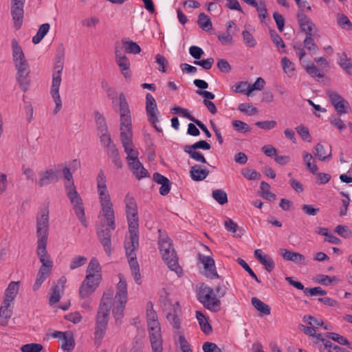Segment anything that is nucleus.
Masks as SVG:
<instances>
[{"label": "nucleus", "mask_w": 352, "mask_h": 352, "mask_svg": "<svg viewBox=\"0 0 352 352\" xmlns=\"http://www.w3.org/2000/svg\"><path fill=\"white\" fill-rule=\"evenodd\" d=\"M242 36L243 41L248 47H254L256 46V41L249 31H243Z\"/></svg>", "instance_id": "51"}, {"label": "nucleus", "mask_w": 352, "mask_h": 352, "mask_svg": "<svg viewBox=\"0 0 352 352\" xmlns=\"http://www.w3.org/2000/svg\"><path fill=\"white\" fill-rule=\"evenodd\" d=\"M11 47L13 62L16 70V82L21 91L27 92L31 84L30 69L28 62L25 58L22 47L19 45L16 39L14 38L12 40Z\"/></svg>", "instance_id": "3"}, {"label": "nucleus", "mask_w": 352, "mask_h": 352, "mask_svg": "<svg viewBox=\"0 0 352 352\" xmlns=\"http://www.w3.org/2000/svg\"><path fill=\"white\" fill-rule=\"evenodd\" d=\"M341 195L344 197L342 200V207L340 210V216L342 217L346 214L348 206L351 202V199L349 195L346 192H342Z\"/></svg>", "instance_id": "58"}, {"label": "nucleus", "mask_w": 352, "mask_h": 352, "mask_svg": "<svg viewBox=\"0 0 352 352\" xmlns=\"http://www.w3.org/2000/svg\"><path fill=\"white\" fill-rule=\"evenodd\" d=\"M95 120L97 129L100 132H105L107 131V125L105 119L98 111L95 112Z\"/></svg>", "instance_id": "42"}, {"label": "nucleus", "mask_w": 352, "mask_h": 352, "mask_svg": "<svg viewBox=\"0 0 352 352\" xmlns=\"http://www.w3.org/2000/svg\"><path fill=\"white\" fill-rule=\"evenodd\" d=\"M280 252L285 261H292L299 265L307 264L305 256L298 252H292L284 248L280 249Z\"/></svg>", "instance_id": "22"}, {"label": "nucleus", "mask_w": 352, "mask_h": 352, "mask_svg": "<svg viewBox=\"0 0 352 352\" xmlns=\"http://www.w3.org/2000/svg\"><path fill=\"white\" fill-rule=\"evenodd\" d=\"M254 254L256 259L259 261L260 263L264 265L265 269L267 272H270L274 269L275 263L273 259L265 254L261 250H256Z\"/></svg>", "instance_id": "24"}, {"label": "nucleus", "mask_w": 352, "mask_h": 352, "mask_svg": "<svg viewBox=\"0 0 352 352\" xmlns=\"http://www.w3.org/2000/svg\"><path fill=\"white\" fill-rule=\"evenodd\" d=\"M212 197L220 205H224L228 203L227 194L221 189L214 190L212 192Z\"/></svg>", "instance_id": "40"}, {"label": "nucleus", "mask_w": 352, "mask_h": 352, "mask_svg": "<svg viewBox=\"0 0 352 352\" xmlns=\"http://www.w3.org/2000/svg\"><path fill=\"white\" fill-rule=\"evenodd\" d=\"M146 111L148 120L151 125L157 132H162V128L158 126L160 113L157 110V103L153 96L149 93L146 94Z\"/></svg>", "instance_id": "12"}, {"label": "nucleus", "mask_w": 352, "mask_h": 352, "mask_svg": "<svg viewBox=\"0 0 352 352\" xmlns=\"http://www.w3.org/2000/svg\"><path fill=\"white\" fill-rule=\"evenodd\" d=\"M186 151L189 154L190 157L195 160L197 162H201L204 164H206L207 162L204 155L199 152L197 151L195 149L190 147L189 150H186Z\"/></svg>", "instance_id": "53"}, {"label": "nucleus", "mask_w": 352, "mask_h": 352, "mask_svg": "<svg viewBox=\"0 0 352 352\" xmlns=\"http://www.w3.org/2000/svg\"><path fill=\"white\" fill-rule=\"evenodd\" d=\"M155 62L159 65V71L162 73H165L166 72V67L168 65L167 59L163 55L157 54L155 56Z\"/></svg>", "instance_id": "59"}, {"label": "nucleus", "mask_w": 352, "mask_h": 352, "mask_svg": "<svg viewBox=\"0 0 352 352\" xmlns=\"http://www.w3.org/2000/svg\"><path fill=\"white\" fill-rule=\"evenodd\" d=\"M316 155L318 157V159L321 161H324L328 159L331 156V151L329 153H327L325 151L324 147L323 145L318 144L316 146Z\"/></svg>", "instance_id": "52"}, {"label": "nucleus", "mask_w": 352, "mask_h": 352, "mask_svg": "<svg viewBox=\"0 0 352 352\" xmlns=\"http://www.w3.org/2000/svg\"><path fill=\"white\" fill-rule=\"evenodd\" d=\"M43 348L41 344L30 343L22 345L21 351L22 352H40L43 350Z\"/></svg>", "instance_id": "48"}, {"label": "nucleus", "mask_w": 352, "mask_h": 352, "mask_svg": "<svg viewBox=\"0 0 352 352\" xmlns=\"http://www.w3.org/2000/svg\"><path fill=\"white\" fill-rule=\"evenodd\" d=\"M182 309L178 302H176L173 305L170 312L166 315V318L173 326V327L177 330L181 328V319Z\"/></svg>", "instance_id": "20"}, {"label": "nucleus", "mask_w": 352, "mask_h": 352, "mask_svg": "<svg viewBox=\"0 0 352 352\" xmlns=\"http://www.w3.org/2000/svg\"><path fill=\"white\" fill-rule=\"evenodd\" d=\"M120 140L126 154V162L138 158L139 152L134 148L132 133H121Z\"/></svg>", "instance_id": "16"}, {"label": "nucleus", "mask_w": 352, "mask_h": 352, "mask_svg": "<svg viewBox=\"0 0 352 352\" xmlns=\"http://www.w3.org/2000/svg\"><path fill=\"white\" fill-rule=\"evenodd\" d=\"M281 65L285 73L288 75H292L294 71V67L292 63L287 58L284 57L281 60Z\"/></svg>", "instance_id": "60"}, {"label": "nucleus", "mask_w": 352, "mask_h": 352, "mask_svg": "<svg viewBox=\"0 0 352 352\" xmlns=\"http://www.w3.org/2000/svg\"><path fill=\"white\" fill-rule=\"evenodd\" d=\"M97 192L101 207L100 215L104 219L102 226H108L105 229L98 231L99 241L103 246L104 250L108 256L111 254V230L116 229L115 212L113 207L109 192L107 189V179L104 173L100 170L96 177Z\"/></svg>", "instance_id": "2"}, {"label": "nucleus", "mask_w": 352, "mask_h": 352, "mask_svg": "<svg viewBox=\"0 0 352 352\" xmlns=\"http://www.w3.org/2000/svg\"><path fill=\"white\" fill-rule=\"evenodd\" d=\"M265 85V81L261 77H258L256 80L252 85L250 84V87L248 90V96H250V94L255 90H261L263 89Z\"/></svg>", "instance_id": "55"}, {"label": "nucleus", "mask_w": 352, "mask_h": 352, "mask_svg": "<svg viewBox=\"0 0 352 352\" xmlns=\"http://www.w3.org/2000/svg\"><path fill=\"white\" fill-rule=\"evenodd\" d=\"M118 276L120 280L117 285V291L114 298L113 290L108 289L104 293L99 306L94 332L96 342L98 344L105 335L111 307H112L116 324L120 323L123 316V311L127 300V285L124 276L120 274Z\"/></svg>", "instance_id": "1"}, {"label": "nucleus", "mask_w": 352, "mask_h": 352, "mask_svg": "<svg viewBox=\"0 0 352 352\" xmlns=\"http://www.w3.org/2000/svg\"><path fill=\"white\" fill-rule=\"evenodd\" d=\"M96 289V284L90 285L89 283V278L85 276L79 288V296L82 299L87 298Z\"/></svg>", "instance_id": "29"}, {"label": "nucleus", "mask_w": 352, "mask_h": 352, "mask_svg": "<svg viewBox=\"0 0 352 352\" xmlns=\"http://www.w3.org/2000/svg\"><path fill=\"white\" fill-rule=\"evenodd\" d=\"M198 300L207 309L212 312H218L221 309V303L212 288L208 286H201L197 294Z\"/></svg>", "instance_id": "7"}, {"label": "nucleus", "mask_w": 352, "mask_h": 352, "mask_svg": "<svg viewBox=\"0 0 352 352\" xmlns=\"http://www.w3.org/2000/svg\"><path fill=\"white\" fill-rule=\"evenodd\" d=\"M63 69V64L58 63L54 66V71L52 75V83L50 89V94L54 99L56 107L54 113L56 114L62 108V100L59 94V88L61 83V74Z\"/></svg>", "instance_id": "9"}, {"label": "nucleus", "mask_w": 352, "mask_h": 352, "mask_svg": "<svg viewBox=\"0 0 352 352\" xmlns=\"http://www.w3.org/2000/svg\"><path fill=\"white\" fill-rule=\"evenodd\" d=\"M209 171L206 168H202L200 165H195L191 167L190 175L193 181H202L207 177Z\"/></svg>", "instance_id": "28"}, {"label": "nucleus", "mask_w": 352, "mask_h": 352, "mask_svg": "<svg viewBox=\"0 0 352 352\" xmlns=\"http://www.w3.org/2000/svg\"><path fill=\"white\" fill-rule=\"evenodd\" d=\"M303 161L305 163L307 168L310 170L311 173L315 174L318 170V166L314 164V160L310 153L303 151Z\"/></svg>", "instance_id": "38"}, {"label": "nucleus", "mask_w": 352, "mask_h": 352, "mask_svg": "<svg viewBox=\"0 0 352 352\" xmlns=\"http://www.w3.org/2000/svg\"><path fill=\"white\" fill-rule=\"evenodd\" d=\"M327 337L337 342L340 344L349 346V341L342 336L339 335L336 333L329 332L327 333Z\"/></svg>", "instance_id": "47"}, {"label": "nucleus", "mask_w": 352, "mask_h": 352, "mask_svg": "<svg viewBox=\"0 0 352 352\" xmlns=\"http://www.w3.org/2000/svg\"><path fill=\"white\" fill-rule=\"evenodd\" d=\"M11 304H7L6 301H3V305L0 307V324L1 326H6L12 316V310L10 308Z\"/></svg>", "instance_id": "31"}, {"label": "nucleus", "mask_w": 352, "mask_h": 352, "mask_svg": "<svg viewBox=\"0 0 352 352\" xmlns=\"http://www.w3.org/2000/svg\"><path fill=\"white\" fill-rule=\"evenodd\" d=\"M217 38L223 45H230L233 43L232 36L228 31L219 34Z\"/></svg>", "instance_id": "54"}, {"label": "nucleus", "mask_w": 352, "mask_h": 352, "mask_svg": "<svg viewBox=\"0 0 352 352\" xmlns=\"http://www.w3.org/2000/svg\"><path fill=\"white\" fill-rule=\"evenodd\" d=\"M125 204L129 236H138L139 223L137 204L135 199L129 194L125 197Z\"/></svg>", "instance_id": "6"}, {"label": "nucleus", "mask_w": 352, "mask_h": 352, "mask_svg": "<svg viewBox=\"0 0 352 352\" xmlns=\"http://www.w3.org/2000/svg\"><path fill=\"white\" fill-rule=\"evenodd\" d=\"M61 348L65 350L69 351L72 350L74 347V340L72 336L69 335L66 336L62 340Z\"/></svg>", "instance_id": "50"}, {"label": "nucleus", "mask_w": 352, "mask_h": 352, "mask_svg": "<svg viewBox=\"0 0 352 352\" xmlns=\"http://www.w3.org/2000/svg\"><path fill=\"white\" fill-rule=\"evenodd\" d=\"M162 255L163 260L167 264L170 270L175 272L177 274H180L182 272V270L178 264V259L175 251L164 252L162 254Z\"/></svg>", "instance_id": "23"}, {"label": "nucleus", "mask_w": 352, "mask_h": 352, "mask_svg": "<svg viewBox=\"0 0 352 352\" xmlns=\"http://www.w3.org/2000/svg\"><path fill=\"white\" fill-rule=\"evenodd\" d=\"M63 292V291L60 289L59 285H55L54 287H53L52 292L49 298V303L50 305H53L58 302L60 299V294Z\"/></svg>", "instance_id": "46"}, {"label": "nucleus", "mask_w": 352, "mask_h": 352, "mask_svg": "<svg viewBox=\"0 0 352 352\" xmlns=\"http://www.w3.org/2000/svg\"><path fill=\"white\" fill-rule=\"evenodd\" d=\"M197 23L201 28L206 31H208L212 28L210 19L204 13L199 14Z\"/></svg>", "instance_id": "39"}, {"label": "nucleus", "mask_w": 352, "mask_h": 352, "mask_svg": "<svg viewBox=\"0 0 352 352\" xmlns=\"http://www.w3.org/2000/svg\"><path fill=\"white\" fill-rule=\"evenodd\" d=\"M46 248L47 243H37L36 254L42 264L38 271L50 273L54 263L47 252Z\"/></svg>", "instance_id": "15"}, {"label": "nucleus", "mask_w": 352, "mask_h": 352, "mask_svg": "<svg viewBox=\"0 0 352 352\" xmlns=\"http://www.w3.org/2000/svg\"><path fill=\"white\" fill-rule=\"evenodd\" d=\"M200 261L204 265V274L211 279L217 278L219 275L216 271L214 261L208 256H199Z\"/></svg>", "instance_id": "21"}, {"label": "nucleus", "mask_w": 352, "mask_h": 352, "mask_svg": "<svg viewBox=\"0 0 352 352\" xmlns=\"http://www.w3.org/2000/svg\"><path fill=\"white\" fill-rule=\"evenodd\" d=\"M116 45H119L120 47L123 49L124 54H138L141 52L140 45L132 41H122L120 43H118Z\"/></svg>", "instance_id": "30"}, {"label": "nucleus", "mask_w": 352, "mask_h": 352, "mask_svg": "<svg viewBox=\"0 0 352 352\" xmlns=\"http://www.w3.org/2000/svg\"><path fill=\"white\" fill-rule=\"evenodd\" d=\"M327 95L338 114L341 115L346 112V109L349 107V102L340 94L332 91H328Z\"/></svg>", "instance_id": "18"}, {"label": "nucleus", "mask_w": 352, "mask_h": 352, "mask_svg": "<svg viewBox=\"0 0 352 352\" xmlns=\"http://www.w3.org/2000/svg\"><path fill=\"white\" fill-rule=\"evenodd\" d=\"M195 316L197 320L199 322V324L201 330L204 331V333L206 334H209L210 333H211L212 327L208 322L204 314L200 311H197L195 313Z\"/></svg>", "instance_id": "33"}, {"label": "nucleus", "mask_w": 352, "mask_h": 352, "mask_svg": "<svg viewBox=\"0 0 352 352\" xmlns=\"http://www.w3.org/2000/svg\"><path fill=\"white\" fill-rule=\"evenodd\" d=\"M238 109L248 116H253L257 113V109L248 103L240 104Z\"/></svg>", "instance_id": "49"}, {"label": "nucleus", "mask_w": 352, "mask_h": 352, "mask_svg": "<svg viewBox=\"0 0 352 352\" xmlns=\"http://www.w3.org/2000/svg\"><path fill=\"white\" fill-rule=\"evenodd\" d=\"M305 68L307 73L311 77L320 78L324 76V74L320 71L314 63L308 64Z\"/></svg>", "instance_id": "43"}, {"label": "nucleus", "mask_w": 352, "mask_h": 352, "mask_svg": "<svg viewBox=\"0 0 352 352\" xmlns=\"http://www.w3.org/2000/svg\"><path fill=\"white\" fill-rule=\"evenodd\" d=\"M66 192L76 217L81 224L86 228L87 226V221L85 217L83 201L80 195L77 192L75 185L70 184L69 186H67Z\"/></svg>", "instance_id": "8"}, {"label": "nucleus", "mask_w": 352, "mask_h": 352, "mask_svg": "<svg viewBox=\"0 0 352 352\" xmlns=\"http://www.w3.org/2000/svg\"><path fill=\"white\" fill-rule=\"evenodd\" d=\"M337 23L342 28L350 29L352 27V23L349 19L344 14H338Z\"/></svg>", "instance_id": "56"}, {"label": "nucleus", "mask_w": 352, "mask_h": 352, "mask_svg": "<svg viewBox=\"0 0 352 352\" xmlns=\"http://www.w3.org/2000/svg\"><path fill=\"white\" fill-rule=\"evenodd\" d=\"M146 320L147 322L158 321V317L156 312L153 309L151 302H148L146 307Z\"/></svg>", "instance_id": "62"}, {"label": "nucleus", "mask_w": 352, "mask_h": 352, "mask_svg": "<svg viewBox=\"0 0 352 352\" xmlns=\"http://www.w3.org/2000/svg\"><path fill=\"white\" fill-rule=\"evenodd\" d=\"M261 190L262 192V197L267 200L276 199V195L270 192V186L265 182L261 183Z\"/></svg>", "instance_id": "41"}, {"label": "nucleus", "mask_w": 352, "mask_h": 352, "mask_svg": "<svg viewBox=\"0 0 352 352\" xmlns=\"http://www.w3.org/2000/svg\"><path fill=\"white\" fill-rule=\"evenodd\" d=\"M87 261V257L84 256H76L74 257L69 264V269L74 270L78 267L83 266Z\"/></svg>", "instance_id": "45"}, {"label": "nucleus", "mask_w": 352, "mask_h": 352, "mask_svg": "<svg viewBox=\"0 0 352 352\" xmlns=\"http://www.w3.org/2000/svg\"><path fill=\"white\" fill-rule=\"evenodd\" d=\"M204 352H221V349L214 343L206 342L203 346Z\"/></svg>", "instance_id": "64"}, {"label": "nucleus", "mask_w": 352, "mask_h": 352, "mask_svg": "<svg viewBox=\"0 0 352 352\" xmlns=\"http://www.w3.org/2000/svg\"><path fill=\"white\" fill-rule=\"evenodd\" d=\"M159 247L161 254L175 251L170 239L162 234L160 235L159 238Z\"/></svg>", "instance_id": "34"}, {"label": "nucleus", "mask_w": 352, "mask_h": 352, "mask_svg": "<svg viewBox=\"0 0 352 352\" xmlns=\"http://www.w3.org/2000/svg\"><path fill=\"white\" fill-rule=\"evenodd\" d=\"M50 28V25L47 23L42 24L35 36L32 38V43L34 44L39 43L45 36L47 34Z\"/></svg>", "instance_id": "36"}, {"label": "nucleus", "mask_w": 352, "mask_h": 352, "mask_svg": "<svg viewBox=\"0 0 352 352\" xmlns=\"http://www.w3.org/2000/svg\"><path fill=\"white\" fill-rule=\"evenodd\" d=\"M19 289V282L12 281L9 283L5 292V297L3 301L6 303H12L16 296Z\"/></svg>", "instance_id": "27"}, {"label": "nucleus", "mask_w": 352, "mask_h": 352, "mask_svg": "<svg viewBox=\"0 0 352 352\" xmlns=\"http://www.w3.org/2000/svg\"><path fill=\"white\" fill-rule=\"evenodd\" d=\"M314 36L315 34L306 35L303 41L304 47L313 54H315L318 50V47L314 41Z\"/></svg>", "instance_id": "37"}, {"label": "nucleus", "mask_w": 352, "mask_h": 352, "mask_svg": "<svg viewBox=\"0 0 352 352\" xmlns=\"http://www.w3.org/2000/svg\"><path fill=\"white\" fill-rule=\"evenodd\" d=\"M113 107L114 111L120 117V132H132L131 112L126 96L123 93L120 94L116 100H113Z\"/></svg>", "instance_id": "4"}, {"label": "nucleus", "mask_w": 352, "mask_h": 352, "mask_svg": "<svg viewBox=\"0 0 352 352\" xmlns=\"http://www.w3.org/2000/svg\"><path fill=\"white\" fill-rule=\"evenodd\" d=\"M152 352H163L161 327L159 321L147 322Z\"/></svg>", "instance_id": "11"}, {"label": "nucleus", "mask_w": 352, "mask_h": 352, "mask_svg": "<svg viewBox=\"0 0 352 352\" xmlns=\"http://www.w3.org/2000/svg\"><path fill=\"white\" fill-rule=\"evenodd\" d=\"M251 302L254 308L262 314L266 316L270 314V307L269 305L262 302L260 299L253 297Z\"/></svg>", "instance_id": "35"}, {"label": "nucleus", "mask_w": 352, "mask_h": 352, "mask_svg": "<svg viewBox=\"0 0 352 352\" xmlns=\"http://www.w3.org/2000/svg\"><path fill=\"white\" fill-rule=\"evenodd\" d=\"M39 179L37 182L40 187L56 182L58 179V171L54 168H47L38 173Z\"/></svg>", "instance_id": "19"}, {"label": "nucleus", "mask_w": 352, "mask_h": 352, "mask_svg": "<svg viewBox=\"0 0 352 352\" xmlns=\"http://www.w3.org/2000/svg\"><path fill=\"white\" fill-rule=\"evenodd\" d=\"M153 180L158 184L161 185L159 192L161 195H166L170 190V182L169 179L164 175L155 173L153 174Z\"/></svg>", "instance_id": "25"}, {"label": "nucleus", "mask_w": 352, "mask_h": 352, "mask_svg": "<svg viewBox=\"0 0 352 352\" xmlns=\"http://www.w3.org/2000/svg\"><path fill=\"white\" fill-rule=\"evenodd\" d=\"M49 210H41L36 216L37 243H47L49 234Z\"/></svg>", "instance_id": "10"}, {"label": "nucleus", "mask_w": 352, "mask_h": 352, "mask_svg": "<svg viewBox=\"0 0 352 352\" xmlns=\"http://www.w3.org/2000/svg\"><path fill=\"white\" fill-rule=\"evenodd\" d=\"M298 25L306 35L316 34L317 28L311 19L304 12H298L296 14Z\"/></svg>", "instance_id": "17"}, {"label": "nucleus", "mask_w": 352, "mask_h": 352, "mask_svg": "<svg viewBox=\"0 0 352 352\" xmlns=\"http://www.w3.org/2000/svg\"><path fill=\"white\" fill-rule=\"evenodd\" d=\"M236 261L237 263L249 274V275L252 278H254L257 283H261V280L258 278L256 274L252 271L248 264L243 259L239 258Z\"/></svg>", "instance_id": "57"}, {"label": "nucleus", "mask_w": 352, "mask_h": 352, "mask_svg": "<svg viewBox=\"0 0 352 352\" xmlns=\"http://www.w3.org/2000/svg\"><path fill=\"white\" fill-rule=\"evenodd\" d=\"M171 113L173 114H179L184 118H188L189 120H193L192 116H191L186 109H184L179 106H175L171 109Z\"/></svg>", "instance_id": "61"}, {"label": "nucleus", "mask_w": 352, "mask_h": 352, "mask_svg": "<svg viewBox=\"0 0 352 352\" xmlns=\"http://www.w3.org/2000/svg\"><path fill=\"white\" fill-rule=\"evenodd\" d=\"M100 271L101 267L98 261L96 258H92L86 270V277L101 276Z\"/></svg>", "instance_id": "32"}, {"label": "nucleus", "mask_w": 352, "mask_h": 352, "mask_svg": "<svg viewBox=\"0 0 352 352\" xmlns=\"http://www.w3.org/2000/svg\"><path fill=\"white\" fill-rule=\"evenodd\" d=\"M338 64L349 76H352L351 58L348 57L346 52L338 53Z\"/></svg>", "instance_id": "26"}, {"label": "nucleus", "mask_w": 352, "mask_h": 352, "mask_svg": "<svg viewBox=\"0 0 352 352\" xmlns=\"http://www.w3.org/2000/svg\"><path fill=\"white\" fill-rule=\"evenodd\" d=\"M124 246L132 276L135 283L140 285L141 284V275L135 252L139 246V236H129L128 239H126Z\"/></svg>", "instance_id": "5"}, {"label": "nucleus", "mask_w": 352, "mask_h": 352, "mask_svg": "<svg viewBox=\"0 0 352 352\" xmlns=\"http://www.w3.org/2000/svg\"><path fill=\"white\" fill-rule=\"evenodd\" d=\"M335 232L343 238H349L351 235V232L346 226L338 225L336 227Z\"/></svg>", "instance_id": "63"}, {"label": "nucleus", "mask_w": 352, "mask_h": 352, "mask_svg": "<svg viewBox=\"0 0 352 352\" xmlns=\"http://www.w3.org/2000/svg\"><path fill=\"white\" fill-rule=\"evenodd\" d=\"M25 2V0H11L10 13L16 30H19L23 25Z\"/></svg>", "instance_id": "13"}, {"label": "nucleus", "mask_w": 352, "mask_h": 352, "mask_svg": "<svg viewBox=\"0 0 352 352\" xmlns=\"http://www.w3.org/2000/svg\"><path fill=\"white\" fill-rule=\"evenodd\" d=\"M115 59L116 64L120 67L121 74L125 79H131L130 61L124 53L123 49L120 47L119 45L115 46Z\"/></svg>", "instance_id": "14"}, {"label": "nucleus", "mask_w": 352, "mask_h": 352, "mask_svg": "<svg viewBox=\"0 0 352 352\" xmlns=\"http://www.w3.org/2000/svg\"><path fill=\"white\" fill-rule=\"evenodd\" d=\"M50 273H47L45 272L38 271L36 280L33 285L32 289L34 291H37L42 284L44 283V281L47 279V278L49 276Z\"/></svg>", "instance_id": "44"}]
</instances>
